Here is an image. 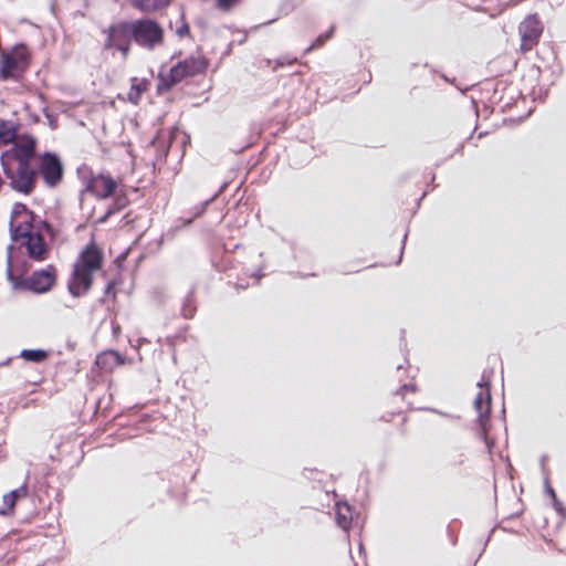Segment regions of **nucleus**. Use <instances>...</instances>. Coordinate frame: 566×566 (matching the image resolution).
<instances>
[{
    "label": "nucleus",
    "mask_w": 566,
    "mask_h": 566,
    "mask_svg": "<svg viewBox=\"0 0 566 566\" xmlns=\"http://www.w3.org/2000/svg\"><path fill=\"white\" fill-rule=\"evenodd\" d=\"M102 263V251L94 243L86 245L74 263L72 279L67 284L71 295L80 297L91 290L93 272L98 270Z\"/></svg>",
    "instance_id": "obj_1"
},
{
    "label": "nucleus",
    "mask_w": 566,
    "mask_h": 566,
    "mask_svg": "<svg viewBox=\"0 0 566 566\" xmlns=\"http://www.w3.org/2000/svg\"><path fill=\"white\" fill-rule=\"evenodd\" d=\"M31 64V52L24 43H18L8 52H0V80L20 82Z\"/></svg>",
    "instance_id": "obj_2"
},
{
    "label": "nucleus",
    "mask_w": 566,
    "mask_h": 566,
    "mask_svg": "<svg viewBox=\"0 0 566 566\" xmlns=\"http://www.w3.org/2000/svg\"><path fill=\"white\" fill-rule=\"evenodd\" d=\"M10 237L12 241H21L25 247L30 259L42 262L49 256V247L44 237L39 230L34 231V226L10 223Z\"/></svg>",
    "instance_id": "obj_3"
},
{
    "label": "nucleus",
    "mask_w": 566,
    "mask_h": 566,
    "mask_svg": "<svg viewBox=\"0 0 566 566\" xmlns=\"http://www.w3.org/2000/svg\"><path fill=\"white\" fill-rule=\"evenodd\" d=\"M134 43L147 51H154L163 45L164 28L154 19L142 18L132 20Z\"/></svg>",
    "instance_id": "obj_4"
},
{
    "label": "nucleus",
    "mask_w": 566,
    "mask_h": 566,
    "mask_svg": "<svg viewBox=\"0 0 566 566\" xmlns=\"http://www.w3.org/2000/svg\"><path fill=\"white\" fill-rule=\"evenodd\" d=\"M132 21H119L112 23L104 33L106 40L105 50H115L120 52L123 60H126L130 52V44L134 42Z\"/></svg>",
    "instance_id": "obj_5"
},
{
    "label": "nucleus",
    "mask_w": 566,
    "mask_h": 566,
    "mask_svg": "<svg viewBox=\"0 0 566 566\" xmlns=\"http://www.w3.org/2000/svg\"><path fill=\"white\" fill-rule=\"evenodd\" d=\"M207 66V60L201 56H190L184 61H180L170 69L168 78H161L160 83L158 84V90H169L187 76H193L203 73Z\"/></svg>",
    "instance_id": "obj_6"
},
{
    "label": "nucleus",
    "mask_w": 566,
    "mask_h": 566,
    "mask_svg": "<svg viewBox=\"0 0 566 566\" xmlns=\"http://www.w3.org/2000/svg\"><path fill=\"white\" fill-rule=\"evenodd\" d=\"M1 165L13 190L23 195H30L34 190L38 172L30 165H15V167L12 166V163Z\"/></svg>",
    "instance_id": "obj_7"
},
{
    "label": "nucleus",
    "mask_w": 566,
    "mask_h": 566,
    "mask_svg": "<svg viewBox=\"0 0 566 566\" xmlns=\"http://www.w3.org/2000/svg\"><path fill=\"white\" fill-rule=\"evenodd\" d=\"M49 188L56 187L63 179L64 166L60 157L52 151H45L39 163L38 171Z\"/></svg>",
    "instance_id": "obj_8"
},
{
    "label": "nucleus",
    "mask_w": 566,
    "mask_h": 566,
    "mask_svg": "<svg viewBox=\"0 0 566 566\" xmlns=\"http://www.w3.org/2000/svg\"><path fill=\"white\" fill-rule=\"evenodd\" d=\"M36 139L30 135L23 136L12 148L0 157L1 164L15 161L17 165H30V159L35 153Z\"/></svg>",
    "instance_id": "obj_9"
},
{
    "label": "nucleus",
    "mask_w": 566,
    "mask_h": 566,
    "mask_svg": "<svg viewBox=\"0 0 566 566\" xmlns=\"http://www.w3.org/2000/svg\"><path fill=\"white\" fill-rule=\"evenodd\" d=\"M518 32L522 41L521 50L530 51L538 43L543 32V25L535 14L528 15L518 25Z\"/></svg>",
    "instance_id": "obj_10"
},
{
    "label": "nucleus",
    "mask_w": 566,
    "mask_h": 566,
    "mask_svg": "<svg viewBox=\"0 0 566 566\" xmlns=\"http://www.w3.org/2000/svg\"><path fill=\"white\" fill-rule=\"evenodd\" d=\"M117 190V181L111 176L99 174L92 177L85 188L81 191V197L85 192L94 195L97 199H106L115 195Z\"/></svg>",
    "instance_id": "obj_11"
},
{
    "label": "nucleus",
    "mask_w": 566,
    "mask_h": 566,
    "mask_svg": "<svg viewBox=\"0 0 566 566\" xmlns=\"http://www.w3.org/2000/svg\"><path fill=\"white\" fill-rule=\"evenodd\" d=\"M23 283L30 291L45 293L55 283V269L53 265H48L45 269L33 272Z\"/></svg>",
    "instance_id": "obj_12"
},
{
    "label": "nucleus",
    "mask_w": 566,
    "mask_h": 566,
    "mask_svg": "<svg viewBox=\"0 0 566 566\" xmlns=\"http://www.w3.org/2000/svg\"><path fill=\"white\" fill-rule=\"evenodd\" d=\"M478 386L481 388V390L478 392L475 399H474V408L478 412V421L480 426L482 427L483 431H485L484 424L485 420L490 415L491 411V394L489 390V384L482 381L478 382Z\"/></svg>",
    "instance_id": "obj_13"
},
{
    "label": "nucleus",
    "mask_w": 566,
    "mask_h": 566,
    "mask_svg": "<svg viewBox=\"0 0 566 566\" xmlns=\"http://www.w3.org/2000/svg\"><path fill=\"white\" fill-rule=\"evenodd\" d=\"M19 219L20 221L17 224L34 226L33 222L35 219V214L33 213V211L29 210L24 203L17 202L14 203L12 209L10 223L12 222L13 224H15L14 220Z\"/></svg>",
    "instance_id": "obj_14"
},
{
    "label": "nucleus",
    "mask_w": 566,
    "mask_h": 566,
    "mask_svg": "<svg viewBox=\"0 0 566 566\" xmlns=\"http://www.w3.org/2000/svg\"><path fill=\"white\" fill-rule=\"evenodd\" d=\"M125 361L124 357L115 350H107L99 354L96 357V364L103 368L112 370L114 367L123 365Z\"/></svg>",
    "instance_id": "obj_15"
},
{
    "label": "nucleus",
    "mask_w": 566,
    "mask_h": 566,
    "mask_svg": "<svg viewBox=\"0 0 566 566\" xmlns=\"http://www.w3.org/2000/svg\"><path fill=\"white\" fill-rule=\"evenodd\" d=\"M336 523L345 532L350 528L352 510L347 503H336Z\"/></svg>",
    "instance_id": "obj_16"
},
{
    "label": "nucleus",
    "mask_w": 566,
    "mask_h": 566,
    "mask_svg": "<svg viewBox=\"0 0 566 566\" xmlns=\"http://www.w3.org/2000/svg\"><path fill=\"white\" fill-rule=\"evenodd\" d=\"M170 0H133V6L143 12H156L168 7Z\"/></svg>",
    "instance_id": "obj_17"
},
{
    "label": "nucleus",
    "mask_w": 566,
    "mask_h": 566,
    "mask_svg": "<svg viewBox=\"0 0 566 566\" xmlns=\"http://www.w3.org/2000/svg\"><path fill=\"white\" fill-rule=\"evenodd\" d=\"M146 82L140 81L137 77L132 78V85L127 95V98L130 103L137 104L142 97V94L146 90Z\"/></svg>",
    "instance_id": "obj_18"
},
{
    "label": "nucleus",
    "mask_w": 566,
    "mask_h": 566,
    "mask_svg": "<svg viewBox=\"0 0 566 566\" xmlns=\"http://www.w3.org/2000/svg\"><path fill=\"white\" fill-rule=\"evenodd\" d=\"M19 357L27 361L40 364L46 360L49 353L44 349H22Z\"/></svg>",
    "instance_id": "obj_19"
},
{
    "label": "nucleus",
    "mask_w": 566,
    "mask_h": 566,
    "mask_svg": "<svg viewBox=\"0 0 566 566\" xmlns=\"http://www.w3.org/2000/svg\"><path fill=\"white\" fill-rule=\"evenodd\" d=\"M28 486L27 484L21 485L20 488L12 490L10 493L3 496L4 505L12 510L15 505L18 499L25 497L28 495Z\"/></svg>",
    "instance_id": "obj_20"
},
{
    "label": "nucleus",
    "mask_w": 566,
    "mask_h": 566,
    "mask_svg": "<svg viewBox=\"0 0 566 566\" xmlns=\"http://www.w3.org/2000/svg\"><path fill=\"white\" fill-rule=\"evenodd\" d=\"M197 306L193 298V290H191L185 297L181 305V315L186 319H190L195 316Z\"/></svg>",
    "instance_id": "obj_21"
},
{
    "label": "nucleus",
    "mask_w": 566,
    "mask_h": 566,
    "mask_svg": "<svg viewBox=\"0 0 566 566\" xmlns=\"http://www.w3.org/2000/svg\"><path fill=\"white\" fill-rule=\"evenodd\" d=\"M17 136L15 127L12 123L7 120L0 122V142L3 144H9L14 140Z\"/></svg>",
    "instance_id": "obj_22"
},
{
    "label": "nucleus",
    "mask_w": 566,
    "mask_h": 566,
    "mask_svg": "<svg viewBox=\"0 0 566 566\" xmlns=\"http://www.w3.org/2000/svg\"><path fill=\"white\" fill-rule=\"evenodd\" d=\"M151 146L158 149L156 160L160 163L165 161L168 154V146L166 145V142L160 137H155L151 140Z\"/></svg>",
    "instance_id": "obj_23"
},
{
    "label": "nucleus",
    "mask_w": 566,
    "mask_h": 566,
    "mask_svg": "<svg viewBox=\"0 0 566 566\" xmlns=\"http://www.w3.org/2000/svg\"><path fill=\"white\" fill-rule=\"evenodd\" d=\"M334 32V27L329 29V31L319 34L313 43L305 50V53L311 52L312 50L318 49L324 45V43L332 38V34Z\"/></svg>",
    "instance_id": "obj_24"
},
{
    "label": "nucleus",
    "mask_w": 566,
    "mask_h": 566,
    "mask_svg": "<svg viewBox=\"0 0 566 566\" xmlns=\"http://www.w3.org/2000/svg\"><path fill=\"white\" fill-rule=\"evenodd\" d=\"M297 7V0H282L279 4V15L286 17Z\"/></svg>",
    "instance_id": "obj_25"
},
{
    "label": "nucleus",
    "mask_w": 566,
    "mask_h": 566,
    "mask_svg": "<svg viewBox=\"0 0 566 566\" xmlns=\"http://www.w3.org/2000/svg\"><path fill=\"white\" fill-rule=\"evenodd\" d=\"M227 182H224L220 188L219 190L208 200H206L202 205H201V208L196 212L195 217H199L203 213V211L206 210L207 206L210 205L218 196H220L226 187H227Z\"/></svg>",
    "instance_id": "obj_26"
},
{
    "label": "nucleus",
    "mask_w": 566,
    "mask_h": 566,
    "mask_svg": "<svg viewBox=\"0 0 566 566\" xmlns=\"http://www.w3.org/2000/svg\"><path fill=\"white\" fill-rule=\"evenodd\" d=\"M182 24L177 29L176 33L179 38L186 36L190 32L189 24L185 21V13H181Z\"/></svg>",
    "instance_id": "obj_27"
},
{
    "label": "nucleus",
    "mask_w": 566,
    "mask_h": 566,
    "mask_svg": "<svg viewBox=\"0 0 566 566\" xmlns=\"http://www.w3.org/2000/svg\"><path fill=\"white\" fill-rule=\"evenodd\" d=\"M6 272H7L8 280L10 282H12L14 284V286H18L19 282H18V280L15 279V276L13 274L11 256L8 258L7 271Z\"/></svg>",
    "instance_id": "obj_28"
},
{
    "label": "nucleus",
    "mask_w": 566,
    "mask_h": 566,
    "mask_svg": "<svg viewBox=\"0 0 566 566\" xmlns=\"http://www.w3.org/2000/svg\"><path fill=\"white\" fill-rule=\"evenodd\" d=\"M553 507L560 516H566V509L557 497L553 499Z\"/></svg>",
    "instance_id": "obj_29"
},
{
    "label": "nucleus",
    "mask_w": 566,
    "mask_h": 566,
    "mask_svg": "<svg viewBox=\"0 0 566 566\" xmlns=\"http://www.w3.org/2000/svg\"><path fill=\"white\" fill-rule=\"evenodd\" d=\"M237 1L238 0H217V3L221 10L228 11Z\"/></svg>",
    "instance_id": "obj_30"
},
{
    "label": "nucleus",
    "mask_w": 566,
    "mask_h": 566,
    "mask_svg": "<svg viewBox=\"0 0 566 566\" xmlns=\"http://www.w3.org/2000/svg\"><path fill=\"white\" fill-rule=\"evenodd\" d=\"M545 493L553 500L556 496L555 490L551 486L548 475L544 476Z\"/></svg>",
    "instance_id": "obj_31"
},
{
    "label": "nucleus",
    "mask_w": 566,
    "mask_h": 566,
    "mask_svg": "<svg viewBox=\"0 0 566 566\" xmlns=\"http://www.w3.org/2000/svg\"><path fill=\"white\" fill-rule=\"evenodd\" d=\"M40 227H36V230H44L45 232H48L49 234H51L52 237L54 235V230H53V227L48 222V221H40ZM34 231H35V228H34Z\"/></svg>",
    "instance_id": "obj_32"
},
{
    "label": "nucleus",
    "mask_w": 566,
    "mask_h": 566,
    "mask_svg": "<svg viewBox=\"0 0 566 566\" xmlns=\"http://www.w3.org/2000/svg\"><path fill=\"white\" fill-rule=\"evenodd\" d=\"M116 205H117V207H116L115 209H109V210H108V212H107L106 217H107V216H109V214H113L114 212H116V211L120 210L123 207H125V205H126V200H125V199H122V198H118V199L116 200Z\"/></svg>",
    "instance_id": "obj_33"
},
{
    "label": "nucleus",
    "mask_w": 566,
    "mask_h": 566,
    "mask_svg": "<svg viewBox=\"0 0 566 566\" xmlns=\"http://www.w3.org/2000/svg\"><path fill=\"white\" fill-rule=\"evenodd\" d=\"M416 391V386L413 384H405L400 387L399 394L405 395L406 392Z\"/></svg>",
    "instance_id": "obj_34"
},
{
    "label": "nucleus",
    "mask_w": 566,
    "mask_h": 566,
    "mask_svg": "<svg viewBox=\"0 0 566 566\" xmlns=\"http://www.w3.org/2000/svg\"><path fill=\"white\" fill-rule=\"evenodd\" d=\"M247 275H249V277L252 280V284H256L259 282L260 277L262 276V274L260 273V270L251 271V272L247 273Z\"/></svg>",
    "instance_id": "obj_35"
},
{
    "label": "nucleus",
    "mask_w": 566,
    "mask_h": 566,
    "mask_svg": "<svg viewBox=\"0 0 566 566\" xmlns=\"http://www.w3.org/2000/svg\"><path fill=\"white\" fill-rule=\"evenodd\" d=\"M114 286H115L114 282H108L105 286V294H111L114 290Z\"/></svg>",
    "instance_id": "obj_36"
},
{
    "label": "nucleus",
    "mask_w": 566,
    "mask_h": 566,
    "mask_svg": "<svg viewBox=\"0 0 566 566\" xmlns=\"http://www.w3.org/2000/svg\"><path fill=\"white\" fill-rule=\"evenodd\" d=\"M292 62H293V61H289L287 63H289V64H291ZM285 63H286V62H285L284 60H282V59H277V60L275 61L274 70H276V67H279V66H283Z\"/></svg>",
    "instance_id": "obj_37"
},
{
    "label": "nucleus",
    "mask_w": 566,
    "mask_h": 566,
    "mask_svg": "<svg viewBox=\"0 0 566 566\" xmlns=\"http://www.w3.org/2000/svg\"><path fill=\"white\" fill-rule=\"evenodd\" d=\"M546 458H547L546 455H542V458H541V465H542V471H543L544 476L547 475L546 469H545Z\"/></svg>",
    "instance_id": "obj_38"
},
{
    "label": "nucleus",
    "mask_w": 566,
    "mask_h": 566,
    "mask_svg": "<svg viewBox=\"0 0 566 566\" xmlns=\"http://www.w3.org/2000/svg\"><path fill=\"white\" fill-rule=\"evenodd\" d=\"M406 240H407V233H405V235H403L401 251H400V255H399V259H398L397 263H399L401 261V259H402V251H403V248H405Z\"/></svg>",
    "instance_id": "obj_39"
},
{
    "label": "nucleus",
    "mask_w": 566,
    "mask_h": 566,
    "mask_svg": "<svg viewBox=\"0 0 566 566\" xmlns=\"http://www.w3.org/2000/svg\"><path fill=\"white\" fill-rule=\"evenodd\" d=\"M13 249H14L13 244H9V245L7 247V259H8L9 256H11V258H12V251H13Z\"/></svg>",
    "instance_id": "obj_40"
},
{
    "label": "nucleus",
    "mask_w": 566,
    "mask_h": 566,
    "mask_svg": "<svg viewBox=\"0 0 566 566\" xmlns=\"http://www.w3.org/2000/svg\"><path fill=\"white\" fill-rule=\"evenodd\" d=\"M483 439H484V441H485V443H486V446H488V448H489V450H490V449H491L492 443L490 442V440H489V438L486 437V433H485V432H483Z\"/></svg>",
    "instance_id": "obj_41"
},
{
    "label": "nucleus",
    "mask_w": 566,
    "mask_h": 566,
    "mask_svg": "<svg viewBox=\"0 0 566 566\" xmlns=\"http://www.w3.org/2000/svg\"><path fill=\"white\" fill-rule=\"evenodd\" d=\"M432 411L436 412V413H439L440 416H443V417L453 418V416H451V415H447L444 412H441V411H438V410H434V409H432Z\"/></svg>",
    "instance_id": "obj_42"
},
{
    "label": "nucleus",
    "mask_w": 566,
    "mask_h": 566,
    "mask_svg": "<svg viewBox=\"0 0 566 566\" xmlns=\"http://www.w3.org/2000/svg\"><path fill=\"white\" fill-rule=\"evenodd\" d=\"M249 285H250V283H249V282H247L245 284H244V283H242V282H240V283L238 284V286H239V287H241V289H245V287H248Z\"/></svg>",
    "instance_id": "obj_43"
},
{
    "label": "nucleus",
    "mask_w": 566,
    "mask_h": 566,
    "mask_svg": "<svg viewBox=\"0 0 566 566\" xmlns=\"http://www.w3.org/2000/svg\"><path fill=\"white\" fill-rule=\"evenodd\" d=\"M275 20H276V18H274V19H272V20H269L268 22H265V23H263V24H264V25H266V24H271V23H273Z\"/></svg>",
    "instance_id": "obj_44"
}]
</instances>
